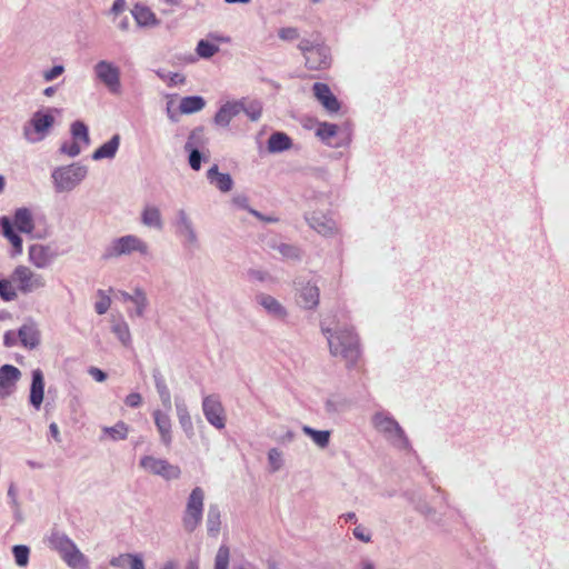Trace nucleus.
<instances>
[{
  "label": "nucleus",
  "mask_w": 569,
  "mask_h": 569,
  "mask_svg": "<svg viewBox=\"0 0 569 569\" xmlns=\"http://www.w3.org/2000/svg\"><path fill=\"white\" fill-rule=\"evenodd\" d=\"M229 559H230L229 548L227 546H221L218 549V552L216 556L214 569H228Z\"/></svg>",
  "instance_id": "49530a36"
},
{
  "label": "nucleus",
  "mask_w": 569,
  "mask_h": 569,
  "mask_svg": "<svg viewBox=\"0 0 569 569\" xmlns=\"http://www.w3.org/2000/svg\"><path fill=\"white\" fill-rule=\"evenodd\" d=\"M117 298H118L120 301L124 302V303H127V302H131V301H132V293H129V292L123 291V290H119V291L117 292Z\"/></svg>",
  "instance_id": "69168bd1"
},
{
  "label": "nucleus",
  "mask_w": 569,
  "mask_h": 569,
  "mask_svg": "<svg viewBox=\"0 0 569 569\" xmlns=\"http://www.w3.org/2000/svg\"><path fill=\"white\" fill-rule=\"evenodd\" d=\"M132 254H138L141 258L151 256L149 243L136 234H124L114 238L103 251V258L107 260Z\"/></svg>",
  "instance_id": "f257e3e1"
},
{
  "label": "nucleus",
  "mask_w": 569,
  "mask_h": 569,
  "mask_svg": "<svg viewBox=\"0 0 569 569\" xmlns=\"http://www.w3.org/2000/svg\"><path fill=\"white\" fill-rule=\"evenodd\" d=\"M88 176V167L79 162L60 166L52 170L51 180L56 192H71Z\"/></svg>",
  "instance_id": "f03ea898"
},
{
  "label": "nucleus",
  "mask_w": 569,
  "mask_h": 569,
  "mask_svg": "<svg viewBox=\"0 0 569 569\" xmlns=\"http://www.w3.org/2000/svg\"><path fill=\"white\" fill-rule=\"evenodd\" d=\"M13 224L20 232L32 234L34 230L32 212L28 208L17 209L13 217Z\"/></svg>",
  "instance_id": "a878e982"
},
{
  "label": "nucleus",
  "mask_w": 569,
  "mask_h": 569,
  "mask_svg": "<svg viewBox=\"0 0 569 569\" xmlns=\"http://www.w3.org/2000/svg\"><path fill=\"white\" fill-rule=\"evenodd\" d=\"M50 432L52 435V437L58 440V437H59V429H58V426L56 423H51L50 425Z\"/></svg>",
  "instance_id": "774afa93"
},
{
  "label": "nucleus",
  "mask_w": 569,
  "mask_h": 569,
  "mask_svg": "<svg viewBox=\"0 0 569 569\" xmlns=\"http://www.w3.org/2000/svg\"><path fill=\"white\" fill-rule=\"evenodd\" d=\"M126 1L124 0H114L111 12L118 14L124 10Z\"/></svg>",
  "instance_id": "0e129e2a"
},
{
  "label": "nucleus",
  "mask_w": 569,
  "mask_h": 569,
  "mask_svg": "<svg viewBox=\"0 0 569 569\" xmlns=\"http://www.w3.org/2000/svg\"><path fill=\"white\" fill-rule=\"evenodd\" d=\"M11 278L22 293L33 292L43 288L46 284L41 274L33 272L30 268L24 266L17 267Z\"/></svg>",
  "instance_id": "1a4fd4ad"
},
{
  "label": "nucleus",
  "mask_w": 569,
  "mask_h": 569,
  "mask_svg": "<svg viewBox=\"0 0 569 569\" xmlns=\"http://www.w3.org/2000/svg\"><path fill=\"white\" fill-rule=\"evenodd\" d=\"M153 419L156 427L160 433V438L162 443L166 447H170L172 442V430H171V420L167 413L161 412L160 410L153 411Z\"/></svg>",
  "instance_id": "412c9836"
},
{
  "label": "nucleus",
  "mask_w": 569,
  "mask_h": 569,
  "mask_svg": "<svg viewBox=\"0 0 569 569\" xmlns=\"http://www.w3.org/2000/svg\"><path fill=\"white\" fill-rule=\"evenodd\" d=\"M278 37L283 41H295L299 38V31L293 27L281 28L278 31Z\"/></svg>",
  "instance_id": "3c124183"
},
{
  "label": "nucleus",
  "mask_w": 569,
  "mask_h": 569,
  "mask_svg": "<svg viewBox=\"0 0 569 569\" xmlns=\"http://www.w3.org/2000/svg\"><path fill=\"white\" fill-rule=\"evenodd\" d=\"M124 403L128 406V407H131V408H137L139 407L141 403H142V397L140 393L138 392H132L130 395H128L124 399Z\"/></svg>",
  "instance_id": "13d9d810"
},
{
  "label": "nucleus",
  "mask_w": 569,
  "mask_h": 569,
  "mask_svg": "<svg viewBox=\"0 0 569 569\" xmlns=\"http://www.w3.org/2000/svg\"><path fill=\"white\" fill-rule=\"evenodd\" d=\"M63 71H64V67L63 66H61V64L54 66L51 69L46 70L42 73L43 80L46 82L53 81L54 79L60 77L63 73Z\"/></svg>",
  "instance_id": "5fc2aeb1"
},
{
  "label": "nucleus",
  "mask_w": 569,
  "mask_h": 569,
  "mask_svg": "<svg viewBox=\"0 0 569 569\" xmlns=\"http://www.w3.org/2000/svg\"><path fill=\"white\" fill-rule=\"evenodd\" d=\"M317 137L331 148H339L348 142V136L341 134L337 124L321 122L316 130Z\"/></svg>",
  "instance_id": "f8f14e48"
},
{
  "label": "nucleus",
  "mask_w": 569,
  "mask_h": 569,
  "mask_svg": "<svg viewBox=\"0 0 569 569\" xmlns=\"http://www.w3.org/2000/svg\"><path fill=\"white\" fill-rule=\"evenodd\" d=\"M291 147L290 138L283 132H274L269 137L268 150L270 152H281Z\"/></svg>",
  "instance_id": "72a5a7b5"
},
{
  "label": "nucleus",
  "mask_w": 569,
  "mask_h": 569,
  "mask_svg": "<svg viewBox=\"0 0 569 569\" xmlns=\"http://www.w3.org/2000/svg\"><path fill=\"white\" fill-rule=\"evenodd\" d=\"M133 308H129L127 310L128 316L130 318H142L146 313V310L149 306V300L147 293L141 288H136L132 292V301Z\"/></svg>",
  "instance_id": "393cba45"
},
{
  "label": "nucleus",
  "mask_w": 569,
  "mask_h": 569,
  "mask_svg": "<svg viewBox=\"0 0 569 569\" xmlns=\"http://www.w3.org/2000/svg\"><path fill=\"white\" fill-rule=\"evenodd\" d=\"M3 342L8 347L17 346L19 342V330L7 331L3 337Z\"/></svg>",
  "instance_id": "bf43d9fd"
},
{
  "label": "nucleus",
  "mask_w": 569,
  "mask_h": 569,
  "mask_svg": "<svg viewBox=\"0 0 569 569\" xmlns=\"http://www.w3.org/2000/svg\"><path fill=\"white\" fill-rule=\"evenodd\" d=\"M174 232L180 238L181 244L188 252H194L200 248V241L196 227L184 209L176 212L173 221Z\"/></svg>",
  "instance_id": "423d86ee"
},
{
  "label": "nucleus",
  "mask_w": 569,
  "mask_h": 569,
  "mask_svg": "<svg viewBox=\"0 0 569 569\" xmlns=\"http://www.w3.org/2000/svg\"><path fill=\"white\" fill-rule=\"evenodd\" d=\"M373 425L377 430L389 435L390 437L403 438V430L396 420L389 418L382 413H378L373 417Z\"/></svg>",
  "instance_id": "6ab92c4d"
},
{
  "label": "nucleus",
  "mask_w": 569,
  "mask_h": 569,
  "mask_svg": "<svg viewBox=\"0 0 569 569\" xmlns=\"http://www.w3.org/2000/svg\"><path fill=\"white\" fill-rule=\"evenodd\" d=\"M54 124L52 110H39L23 124V138L30 143H38L46 139Z\"/></svg>",
  "instance_id": "7ed1b4c3"
},
{
  "label": "nucleus",
  "mask_w": 569,
  "mask_h": 569,
  "mask_svg": "<svg viewBox=\"0 0 569 569\" xmlns=\"http://www.w3.org/2000/svg\"><path fill=\"white\" fill-rule=\"evenodd\" d=\"M44 395V381L43 375L40 369H36L32 371V381L30 386V402L36 408L39 409Z\"/></svg>",
  "instance_id": "aec40b11"
},
{
  "label": "nucleus",
  "mask_w": 569,
  "mask_h": 569,
  "mask_svg": "<svg viewBox=\"0 0 569 569\" xmlns=\"http://www.w3.org/2000/svg\"><path fill=\"white\" fill-rule=\"evenodd\" d=\"M242 106L237 101H228L217 111L213 121L219 127H228L231 120L241 112Z\"/></svg>",
  "instance_id": "a211bd4d"
},
{
  "label": "nucleus",
  "mask_w": 569,
  "mask_h": 569,
  "mask_svg": "<svg viewBox=\"0 0 569 569\" xmlns=\"http://www.w3.org/2000/svg\"><path fill=\"white\" fill-rule=\"evenodd\" d=\"M312 90L318 101L327 111L337 112L340 109L338 99L333 96L330 88L326 83L316 82Z\"/></svg>",
  "instance_id": "dca6fc26"
},
{
  "label": "nucleus",
  "mask_w": 569,
  "mask_h": 569,
  "mask_svg": "<svg viewBox=\"0 0 569 569\" xmlns=\"http://www.w3.org/2000/svg\"><path fill=\"white\" fill-rule=\"evenodd\" d=\"M98 300L94 303V310L98 315H104L110 306H111V299L103 290L97 291Z\"/></svg>",
  "instance_id": "a18cd8bd"
},
{
  "label": "nucleus",
  "mask_w": 569,
  "mask_h": 569,
  "mask_svg": "<svg viewBox=\"0 0 569 569\" xmlns=\"http://www.w3.org/2000/svg\"><path fill=\"white\" fill-rule=\"evenodd\" d=\"M232 202H233L236 206H238L239 208L248 209V210L250 209V208L248 207V199H247V197H244V196H236V197H233Z\"/></svg>",
  "instance_id": "e2e57ef3"
},
{
  "label": "nucleus",
  "mask_w": 569,
  "mask_h": 569,
  "mask_svg": "<svg viewBox=\"0 0 569 569\" xmlns=\"http://www.w3.org/2000/svg\"><path fill=\"white\" fill-rule=\"evenodd\" d=\"M140 467L147 472L161 476L167 480L178 479L181 475V470L178 466L153 456H143L140 459Z\"/></svg>",
  "instance_id": "9d476101"
},
{
  "label": "nucleus",
  "mask_w": 569,
  "mask_h": 569,
  "mask_svg": "<svg viewBox=\"0 0 569 569\" xmlns=\"http://www.w3.org/2000/svg\"><path fill=\"white\" fill-rule=\"evenodd\" d=\"M12 279H1L0 280V298L3 301H13L17 299L18 295L16 288L12 284Z\"/></svg>",
  "instance_id": "79ce46f5"
},
{
  "label": "nucleus",
  "mask_w": 569,
  "mask_h": 569,
  "mask_svg": "<svg viewBox=\"0 0 569 569\" xmlns=\"http://www.w3.org/2000/svg\"><path fill=\"white\" fill-rule=\"evenodd\" d=\"M52 547L60 553L61 558H67L70 552L77 548L74 542L66 536L54 535L50 540Z\"/></svg>",
  "instance_id": "f704fd0d"
},
{
  "label": "nucleus",
  "mask_w": 569,
  "mask_h": 569,
  "mask_svg": "<svg viewBox=\"0 0 569 569\" xmlns=\"http://www.w3.org/2000/svg\"><path fill=\"white\" fill-rule=\"evenodd\" d=\"M179 422L181 427L188 432L192 430L191 417L186 409L178 411Z\"/></svg>",
  "instance_id": "4d7b16f0"
},
{
  "label": "nucleus",
  "mask_w": 569,
  "mask_h": 569,
  "mask_svg": "<svg viewBox=\"0 0 569 569\" xmlns=\"http://www.w3.org/2000/svg\"><path fill=\"white\" fill-rule=\"evenodd\" d=\"M303 432L312 438V440L321 448H325L329 443L330 432L329 431H317L310 427H303Z\"/></svg>",
  "instance_id": "37998d69"
},
{
  "label": "nucleus",
  "mask_w": 569,
  "mask_h": 569,
  "mask_svg": "<svg viewBox=\"0 0 569 569\" xmlns=\"http://www.w3.org/2000/svg\"><path fill=\"white\" fill-rule=\"evenodd\" d=\"M206 142H207V139L204 137L203 129L196 128L190 132L188 140L184 144V149L186 150H192V149L199 150V148H202L206 144Z\"/></svg>",
  "instance_id": "ea45409f"
},
{
  "label": "nucleus",
  "mask_w": 569,
  "mask_h": 569,
  "mask_svg": "<svg viewBox=\"0 0 569 569\" xmlns=\"http://www.w3.org/2000/svg\"><path fill=\"white\" fill-rule=\"evenodd\" d=\"M19 378L20 371L16 367L4 365L0 368V398L12 393Z\"/></svg>",
  "instance_id": "4468645a"
},
{
  "label": "nucleus",
  "mask_w": 569,
  "mask_h": 569,
  "mask_svg": "<svg viewBox=\"0 0 569 569\" xmlns=\"http://www.w3.org/2000/svg\"><path fill=\"white\" fill-rule=\"evenodd\" d=\"M40 341L41 335L37 323L28 322L19 329V342L26 349L37 348Z\"/></svg>",
  "instance_id": "f3484780"
},
{
  "label": "nucleus",
  "mask_w": 569,
  "mask_h": 569,
  "mask_svg": "<svg viewBox=\"0 0 569 569\" xmlns=\"http://www.w3.org/2000/svg\"><path fill=\"white\" fill-rule=\"evenodd\" d=\"M319 288L308 282L299 290L298 303L305 309H313L319 305Z\"/></svg>",
  "instance_id": "4be33fe9"
},
{
  "label": "nucleus",
  "mask_w": 569,
  "mask_h": 569,
  "mask_svg": "<svg viewBox=\"0 0 569 569\" xmlns=\"http://www.w3.org/2000/svg\"><path fill=\"white\" fill-rule=\"evenodd\" d=\"M204 106L206 101L202 97L190 96L181 99L179 108L181 113L189 114L202 110Z\"/></svg>",
  "instance_id": "c9c22d12"
},
{
  "label": "nucleus",
  "mask_w": 569,
  "mask_h": 569,
  "mask_svg": "<svg viewBox=\"0 0 569 569\" xmlns=\"http://www.w3.org/2000/svg\"><path fill=\"white\" fill-rule=\"evenodd\" d=\"M256 301L270 317L277 320H284L288 316L287 309L270 295L259 293L256 296Z\"/></svg>",
  "instance_id": "2eb2a0df"
},
{
  "label": "nucleus",
  "mask_w": 569,
  "mask_h": 569,
  "mask_svg": "<svg viewBox=\"0 0 569 569\" xmlns=\"http://www.w3.org/2000/svg\"><path fill=\"white\" fill-rule=\"evenodd\" d=\"M220 525V513L216 508H210L208 512V530L217 531Z\"/></svg>",
  "instance_id": "603ef678"
},
{
  "label": "nucleus",
  "mask_w": 569,
  "mask_h": 569,
  "mask_svg": "<svg viewBox=\"0 0 569 569\" xmlns=\"http://www.w3.org/2000/svg\"><path fill=\"white\" fill-rule=\"evenodd\" d=\"M204 417L217 429H223L226 426L224 409L217 396H207L202 401Z\"/></svg>",
  "instance_id": "9b49d317"
},
{
  "label": "nucleus",
  "mask_w": 569,
  "mask_h": 569,
  "mask_svg": "<svg viewBox=\"0 0 569 569\" xmlns=\"http://www.w3.org/2000/svg\"><path fill=\"white\" fill-rule=\"evenodd\" d=\"M66 563L72 569H88L89 561L86 556L77 548H74L70 555L63 559Z\"/></svg>",
  "instance_id": "58836bf2"
},
{
  "label": "nucleus",
  "mask_w": 569,
  "mask_h": 569,
  "mask_svg": "<svg viewBox=\"0 0 569 569\" xmlns=\"http://www.w3.org/2000/svg\"><path fill=\"white\" fill-rule=\"evenodd\" d=\"M110 565L119 568L128 567L129 569H144V563L141 557L132 553H122L118 557H113L110 560Z\"/></svg>",
  "instance_id": "473e14b6"
},
{
  "label": "nucleus",
  "mask_w": 569,
  "mask_h": 569,
  "mask_svg": "<svg viewBox=\"0 0 569 569\" xmlns=\"http://www.w3.org/2000/svg\"><path fill=\"white\" fill-rule=\"evenodd\" d=\"M189 152V164L190 167L198 171L201 168V153L199 150L192 149L187 150Z\"/></svg>",
  "instance_id": "6e6d98bb"
},
{
  "label": "nucleus",
  "mask_w": 569,
  "mask_h": 569,
  "mask_svg": "<svg viewBox=\"0 0 569 569\" xmlns=\"http://www.w3.org/2000/svg\"><path fill=\"white\" fill-rule=\"evenodd\" d=\"M278 252L288 260H299L301 258V250L289 243H280L277 246Z\"/></svg>",
  "instance_id": "c03bdc74"
},
{
  "label": "nucleus",
  "mask_w": 569,
  "mask_h": 569,
  "mask_svg": "<svg viewBox=\"0 0 569 569\" xmlns=\"http://www.w3.org/2000/svg\"><path fill=\"white\" fill-rule=\"evenodd\" d=\"M249 212H250L251 214H253L254 217H257V218H259V219L263 220V221H268V222L276 221V219H273V218H266V217H263L260 212H258V211H257V210H254V209H249Z\"/></svg>",
  "instance_id": "338daca9"
},
{
  "label": "nucleus",
  "mask_w": 569,
  "mask_h": 569,
  "mask_svg": "<svg viewBox=\"0 0 569 569\" xmlns=\"http://www.w3.org/2000/svg\"><path fill=\"white\" fill-rule=\"evenodd\" d=\"M298 49L305 57L306 67L310 70H323L331 63L329 48L318 40L302 39Z\"/></svg>",
  "instance_id": "20e7f679"
},
{
  "label": "nucleus",
  "mask_w": 569,
  "mask_h": 569,
  "mask_svg": "<svg viewBox=\"0 0 569 569\" xmlns=\"http://www.w3.org/2000/svg\"><path fill=\"white\" fill-rule=\"evenodd\" d=\"M120 146V136L114 134L109 141L99 147L93 153L92 159L96 161L102 159H113Z\"/></svg>",
  "instance_id": "7c9ffc66"
},
{
  "label": "nucleus",
  "mask_w": 569,
  "mask_h": 569,
  "mask_svg": "<svg viewBox=\"0 0 569 569\" xmlns=\"http://www.w3.org/2000/svg\"><path fill=\"white\" fill-rule=\"evenodd\" d=\"M157 390L159 392V396H160V399H161L163 406L167 409H171V397H170V391L167 388V386L164 383L158 381Z\"/></svg>",
  "instance_id": "864d4df0"
},
{
  "label": "nucleus",
  "mask_w": 569,
  "mask_h": 569,
  "mask_svg": "<svg viewBox=\"0 0 569 569\" xmlns=\"http://www.w3.org/2000/svg\"><path fill=\"white\" fill-rule=\"evenodd\" d=\"M13 556L16 563L20 567H23L28 563L29 560V548L26 546H14Z\"/></svg>",
  "instance_id": "09e8293b"
},
{
  "label": "nucleus",
  "mask_w": 569,
  "mask_h": 569,
  "mask_svg": "<svg viewBox=\"0 0 569 569\" xmlns=\"http://www.w3.org/2000/svg\"><path fill=\"white\" fill-rule=\"evenodd\" d=\"M53 254L49 247L32 244L29 248V259L38 268H44L52 261Z\"/></svg>",
  "instance_id": "b1692460"
},
{
  "label": "nucleus",
  "mask_w": 569,
  "mask_h": 569,
  "mask_svg": "<svg viewBox=\"0 0 569 569\" xmlns=\"http://www.w3.org/2000/svg\"><path fill=\"white\" fill-rule=\"evenodd\" d=\"M0 227L2 228L3 236L9 240V242L13 247L12 254H20L22 252V239L14 232L12 228V221L8 217H1Z\"/></svg>",
  "instance_id": "c85d7f7f"
},
{
  "label": "nucleus",
  "mask_w": 569,
  "mask_h": 569,
  "mask_svg": "<svg viewBox=\"0 0 569 569\" xmlns=\"http://www.w3.org/2000/svg\"><path fill=\"white\" fill-rule=\"evenodd\" d=\"M238 103L242 106L241 112L243 111L248 118L252 121L259 120L262 113V104L258 100L241 99Z\"/></svg>",
  "instance_id": "4c0bfd02"
},
{
  "label": "nucleus",
  "mask_w": 569,
  "mask_h": 569,
  "mask_svg": "<svg viewBox=\"0 0 569 569\" xmlns=\"http://www.w3.org/2000/svg\"><path fill=\"white\" fill-rule=\"evenodd\" d=\"M230 42V38L218 32H211L207 39L197 43L196 52L200 58L210 59L219 51L220 43Z\"/></svg>",
  "instance_id": "ddd939ff"
},
{
  "label": "nucleus",
  "mask_w": 569,
  "mask_h": 569,
  "mask_svg": "<svg viewBox=\"0 0 569 569\" xmlns=\"http://www.w3.org/2000/svg\"><path fill=\"white\" fill-rule=\"evenodd\" d=\"M203 497V490L199 487H196L189 496L183 516V526L188 531H193L202 519Z\"/></svg>",
  "instance_id": "6e6552de"
},
{
  "label": "nucleus",
  "mask_w": 569,
  "mask_h": 569,
  "mask_svg": "<svg viewBox=\"0 0 569 569\" xmlns=\"http://www.w3.org/2000/svg\"><path fill=\"white\" fill-rule=\"evenodd\" d=\"M307 220L312 229H315L318 233L323 236L331 234L336 229L335 221L323 214L315 212L311 216L307 217Z\"/></svg>",
  "instance_id": "bb28decb"
},
{
  "label": "nucleus",
  "mask_w": 569,
  "mask_h": 569,
  "mask_svg": "<svg viewBox=\"0 0 569 569\" xmlns=\"http://www.w3.org/2000/svg\"><path fill=\"white\" fill-rule=\"evenodd\" d=\"M210 183L214 184L220 191L228 192L232 189L233 181L228 173H220L218 167L213 166L207 172Z\"/></svg>",
  "instance_id": "c756f323"
},
{
  "label": "nucleus",
  "mask_w": 569,
  "mask_h": 569,
  "mask_svg": "<svg viewBox=\"0 0 569 569\" xmlns=\"http://www.w3.org/2000/svg\"><path fill=\"white\" fill-rule=\"evenodd\" d=\"M353 535L357 539L363 541V542H369L371 540V536L370 533H368L366 531V528H363L362 526H357L355 529H353Z\"/></svg>",
  "instance_id": "052dcab7"
},
{
  "label": "nucleus",
  "mask_w": 569,
  "mask_h": 569,
  "mask_svg": "<svg viewBox=\"0 0 569 569\" xmlns=\"http://www.w3.org/2000/svg\"><path fill=\"white\" fill-rule=\"evenodd\" d=\"M157 76L164 81H168L169 86H176L184 83V77L180 73H170L164 71H157Z\"/></svg>",
  "instance_id": "8fccbe9b"
},
{
  "label": "nucleus",
  "mask_w": 569,
  "mask_h": 569,
  "mask_svg": "<svg viewBox=\"0 0 569 569\" xmlns=\"http://www.w3.org/2000/svg\"><path fill=\"white\" fill-rule=\"evenodd\" d=\"M72 140L78 141L83 148L90 144L89 129L82 121H74L70 128Z\"/></svg>",
  "instance_id": "e433bc0d"
},
{
  "label": "nucleus",
  "mask_w": 569,
  "mask_h": 569,
  "mask_svg": "<svg viewBox=\"0 0 569 569\" xmlns=\"http://www.w3.org/2000/svg\"><path fill=\"white\" fill-rule=\"evenodd\" d=\"M93 76L111 94L117 96L121 93V69L114 62L99 60L93 66Z\"/></svg>",
  "instance_id": "39448f33"
},
{
  "label": "nucleus",
  "mask_w": 569,
  "mask_h": 569,
  "mask_svg": "<svg viewBox=\"0 0 569 569\" xmlns=\"http://www.w3.org/2000/svg\"><path fill=\"white\" fill-rule=\"evenodd\" d=\"M132 16L141 27H156L159 24V20L153 11L144 4L137 3L132 9Z\"/></svg>",
  "instance_id": "cd10ccee"
},
{
  "label": "nucleus",
  "mask_w": 569,
  "mask_h": 569,
  "mask_svg": "<svg viewBox=\"0 0 569 569\" xmlns=\"http://www.w3.org/2000/svg\"><path fill=\"white\" fill-rule=\"evenodd\" d=\"M103 432L112 440H124L129 433V427L123 421H118L113 427H104Z\"/></svg>",
  "instance_id": "a19ab883"
},
{
  "label": "nucleus",
  "mask_w": 569,
  "mask_h": 569,
  "mask_svg": "<svg viewBox=\"0 0 569 569\" xmlns=\"http://www.w3.org/2000/svg\"><path fill=\"white\" fill-rule=\"evenodd\" d=\"M141 223L147 228L161 230L163 220L160 209L154 204H147L141 211Z\"/></svg>",
  "instance_id": "5701e85b"
},
{
  "label": "nucleus",
  "mask_w": 569,
  "mask_h": 569,
  "mask_svg": "<svg viewBox=\"0 0 569 569\" xmlns=\"http://www.w3.org/2000/svg\"><path fill=\"white\" fill-rule=\"evenodd\" d=\"M327 338L332 356H357L360 352L359 338L351 329H343Z\"/></svg>",
  "instance_id": "0eeeda50"
},
{
  "label": "nucleus",
  "mask_w": 569,
  "mask_h": 569,
  "mask_svg": "<svg viewBox=\"0 0 569 569\" xmlns=\"http://www.w3.org/2000/svg\"><path fill=\"white\" fill-rule=\"evenodd\" d=\"M89 373L98 382H102L107 378V375L102 370H100L99 368H96V367H91L89 369Z\"/></svg>",
  "instance_id": "680f3d73"
},
{
  "label": "nucleus",
  "mask_w": 569,
  "mask_h": 569,
  "mask_svg": "<svg viewBox=\"0 0 569 569\" xmlns=\"http://www.w3.org/2000/svg\"><path fill=\"white\" fill-rule=\"evenodd\" d=\"M83 149V147L78 142V141H64L61 146H60V152L63 153V154H67L71 158H74L77 157L78 154H80L81 150Z\"/></svg>",
  "instance_id": "de8ad7c7"
},
{
  "label": "nucleus",
  "mask_w": 569,
  "mask_h": 569,
  "mask_svg": "<svg viewBox=\"0 0 569 569\" xmlns=\"http://www.w3.org/2000/svg\"><path fill=\"white\" fill-rule=\"evenodd\" d=\"M111 331L116 335L118 340L123 345L128 346L131 342V333L129 329V325L127 321L121 317H114L111 318Z\"/></svg>",
  "instance_id": "2f4dec72"
}]
</instances>
